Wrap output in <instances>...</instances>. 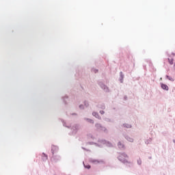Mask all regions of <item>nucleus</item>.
Returning <instances> with one entry per match:
<instances>
[{
	"mask_svg": "<svg viewBox=\"0 0 175 175\" xmlns=\"http://www.w3.org/2000/svg\"><path fill=\"white\" fill-rule=\"evenodd\" d=\"M96 127L100 131H106V128L102 126V125H100V124H96Z\"/></svg>",
	"mask_w": 175,
	"mask_h": 175,
	"instance_id": "f257e3e1",
	"label": "nucleus"
},
{
	"mask_svg": "<svg viewBox=\"0 0 175 175\" xmlns=\"http://www.w3.org/2000/svg\"><path fill=\"white\" fill-rule=\"evenodd\" d=\"M167 79H168V80H170V81H174V79L169 76L167 75Z\"/></svg>",
	"mask_w": 175,
	"mask_h": 175,
	"instance_id": "0eeeda50",
	"label": "nucleus"
},
{
	"mask_svg": "<svg viewBox=\"0 0 175 175\" xmlns=\"http://www.w3.org/2000/svg\"><path fill=\"white\" fill-rule=\"evenodd\" d=\"M88 122H90V124H94V120L91 119H88Z\"/></svg>",
	"mask_w": 175,
	"mask_h": 175,
	"instance_id": "6e6552de",
	"label": "nucleus"
},
{
	"mask_svg": "<svg viewBox=\"0 0 175 175\" xmlns=\"http://www.w3.org/2000/svg\"><path fill=\"white\" fill-rule=\"evenodd\" d=\"M93 116H96V113L94 112V113H93Z\"/></svg>",
	"mask_w": 175,
	"mask_h": 175,
	"instance_id": "4468645a",
	"label": "nucleus"
},
{
	"mask_svg": "<svg viewBox=\"0 0 175 175\" xmlns=\"http://www.w3.org/2000/svg\"><path fill=\"white\" fill-rule=\"evenodd\" d=\"M126 128H131V126L130 124L125 125Z\"/></svg>",
	"mask_w": 175,
	"mask_h": 175,
	"instance_id": "9b49d317",
	"label": "nucleus"
},
{
	"mask_svg": "<svg viewBox=\"0 0 175 175\" xmlns=\"http://www.w3.org/2000/svg\"><path fill=\"white\" fill-rule=\"evenodd\" d=\"M122 157H124V158H128V155L126 154H122L119 156L120 161H122V162H124V160H122Z\"/></svg>",
	"mask_w": 175,
	"mask_h": 175,
	"instance_id": "7ed1b4c3",
	"label": "nucleus"
},
{
	"mask_svg": "<svg viewBox=\"0 0 175 175\" xmlns=\"http://www.w3.org/2000/svg\"><path fill=\"white\" fill-rule=\"evenodd\" d=\"M85 167H86L87 169H90L91 166L90 165H85Z\"/></svg>",
	"mask_w": 175,
	"mask_h": 175,
	"instance_id": "9d476101",
	"label": "nucleus"
},
{
	"mask_svg": "<svg viewBox=\"0 0 175 175\" xmlns=\"http://www.w3.org/2000/svg\"><path fill=\"white\" fill-rule=\"evenodd\" d=\"M100 114H105V111H100Z\"/></svg>",
	"mask_w": 175,
	"mask_h": 175,
	"instance_id": "ddd939ff",
	"label": "nucleus"
},
{
	"mask_svg": "<svg viewBox=\"0 0 175 175\" xmlns=\"http://www.w3.org/2000/svg\"><path fill=\"white\" fill-rule=\"evenodd\" d=\"M168 62L170 64V65H173V59L172 58H168Z\"/></svg>",
	"mask_w": 175,
	"mask_h": 175,
	"instance_id": "423d86ee",
	"label": "nucleus"
},
{
	"mask_svg": "<svg viewBox=\"0 0 175 175\" xmlns=\"http://www.w3.org/2000/svg\"><path fill=\"white\" fill-rule=\"evenodd\" d=\"M126 139L128 142H130L131 143H133V138H131V137H127Z\"/></svg>",
	"mask_w": 175,
	"mask_h": 175,
	"instance_id": "39448f33",
	"label": "nucleus"
},
{
	"mask_svg": "<svg viewBox=\"0 0 175 175\" xmlns=\"http://www.w3.org/2000/svg\"><path fill=\"white\" fill-rule=\"evenodd\" d=\"M43 155H44V158H45V159H47V155H46V154H44V153H43Z\"/></svg>",
	"mask_w": 175,
	"mask_h": 175,
	"instance_id": "f8f14e48",
	"label": "nucleus"
},
{
	"mask_svg": "<svg viewBox=\"0 0 175 175\" xmlns=\"http://www.w3.org/2000/svg\"><path fill=\"white\" fill-rule=\"evenodd\" d=\"M138 165H142V159L137 160Z\"/></svg>",
	"mask_w": 175,
	"mask_h": 175,
	"instance_id": "1a4fd4ad",
	"label": "nucleus"
},
{
	"mask_svg": "<svg viewBox=\"0 0 175 175\" xmlns=\"http://www.w3.org/2000/svg\"><path fill=\"white\" fill-rule=\"evenodd\" d=\"M118 146L119 147V148H124V144H122V142H121L118 143Z\"/></svg>",
	"mask_w": 175,
	"mask_h": 175,
	"instance_id": "20e7f679",
	"label": "nucleus"
},
{
	"mask_svg": "<svg viewBox=\"0 0 175 175\" xmlns=\"http://www.w3.org/2000/svg\"><path fill=\"white\" fill-rule=\"evenodd\" d=\"M161 87L162 90H165V91H169V87L167 86V85L161 83Z\"/></svg>",
	"mask_w": 175,
	"mask_h": 175,
	"instance_id": "f03ea898",
	"label": "nucleus"
}]
</instances>
